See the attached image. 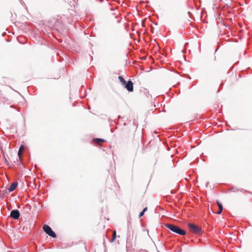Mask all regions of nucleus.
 I'll use <instances>...</instances> for the list:
<instances>
[{
    "label": "nucleus",
    "instance_id": "f257e3e1",
    "mask_svg": "<svg viewBox=\"0 0 252 252\" xmlns=\"http://www.w3.org/2000/svg\"><path fill=\"white\" fill-rule=\"evenodd\" d=\"M121 84L129 92H131L133 91V84L131 80L126 82L125 79L121 76L118 77Z\"/></svg>",
    "mask_w": 252,
    "mask_h": 252
},
{
    "label": "nucleus",
    "instance_id": "f03ea898",
    "mask_svg": "<svg viewBox=\"0 0 252 252\" xmlns=\"http://www.w3.org/2000/svg\"><path fill=\"white\" fill-rule=\"evenodd\" d=\"M165 225L167 228L174 233L181 235H184L186 234V231L184 230L181 229L178 226L172 224H166Z\"/></svg>",
    "mask_w": 252,
    "mask_h": 252
},
{
    "label": "nucleus",
    "instance_id": "7ed1b4c3",
    "mask_svg": "<svg viewBox=\"0 0 252 252\" xmlns=\"http://www.w3.org/2000/svg\"><path fill=\"white\" fill-rule=\"evenodd\" d=\"M189 230L191 232L195 233L198 234H200L202 233L201 228L194 224L189 223Z\"/></svg>",
    "mask_w": 252,
    "mask_h": 252
},
{
    "label": "nucleus",
    "instance_id": "20e7f679",
    "mask_svg": "<svg viewBox=\"0 0 252 252\" xmlns=\"http://www.w3.org/2000/svg\"><path fill=\"white\" fill-rule=\"evenodd\" d=\"M43 229L44 231L46 232V233L49 235L50 236H51L53 238L56 237V234H55V233L52 230L51 228L48 225H44L43 226Z\"/></svg>",
    "mask_w": 252,
    "mask_h": 252
},
{
    "label": "nucleus",
    "instance_id": "39448f33",
    "mask_svg": "<svg viewBox=\"0 0 252 252\" xmlns=\"http://www.w3.org/2000/svg\"><path fill=\"white\" fill-rule=\"evenodd\" d=\"M10 216L14 219H18L20 217L19 211L17 210H12L10 213Z\"/></svg>",
    "mask_w": 252,
    "mask_h": 252
},
{
    "label": "nucleus",
    "instance_id": "423d86ee",
    "mask_svg": "<svg viewBox=\"0 0 252 252\" xmlns=\"http://www.w3.org/2000/svg\"><path fill=\"white\" fill-rule=\"evenodd\" d=\"M18 186V183L17 182H13L11 185L10 187L8 188V190L9 192L12 191L14 190Z\"/></svg>",
    "mask_w": 252,
    "mask_h": 252
},
{
    "label": "nucleus",
    "instance_id": "0eeeda50",
    "mask_svg": "<svg viewBox=\"0 0 252 252\" xmlns=\"http://www.w3.org/2000/svg\"><path fill=\"white\" fill-rule=\"evenodd\" d=\"M93 142L98 145H101V143L105 141L103 139L101 138H94L93 140Z\"/></svg>",
    "mask_w": 252,
    "mask_h": 252
},
{
    "label": "nucleus",
    "instance_id": "6e6552de",
    "mask_svg": "<svg viewBox=\"0 0 252 252\" xmlns=\"http://www.w3.org/2000/svg\"><path fill=\"white\" fill-rule=\"evenodd\" d=\"M25 147L23 145H21L20 147V148L18 151V155L19 157V158H21V157L23 154V151H24Z\"/></svg>",
    "mask_w": 252,
    "mask_h": 252
},
{
    "label": "nucleus",
    "instance_id": "1a4fd4ad",
    "mask_svg": "<svg viewBox=\"0 0 252 252\" xmlns=\"http://www.w3.org/2000/svg\"><path fill=\"white\" fill-rule=\"evenodd\" d=\"M217 203L219 207V211L217 213L218 214H220L222 212V211L223 209V207H222V204L219 201H217Z\"/></svg>",
    "mask_w": 252,
    "mask_h": 252
},
{
    "label": "nucleus",
    "instance_id": "9d476101",
    "mask_svg": "<svg viewBox=\"0 0 252 252\" xmlns=\"http://www.w3.org/2000/svg\"><path fill=\"white\" fill-rule=\"evenodd\" d=\"M116 238V231L115 230L113 233L112 238L111 240V242H113L115 241Z\"/></svg>",
    "mask_w": 252,
    "mask_h": 252
},
{
    "label": "nucleus",
    "instance_id": "9b49d317",
    "mask_svg": "<svg viewBox=\"0 0 252 252\" xmlns=\"http://www.w3.org/2000/svg\"><path fill=\"white\" fill-rule=\"evenodd\" d=\"M144 214V211H142L141 212H140V213L139 214V217L140 218L142 216H143Z\"/></svg>",
    "mask_w": 252,
    "mask_h": 252
},
{
    "label": "nucleus",
    "instance_id": "f8f14e48",
    "mask_svg": "<svg viewBox=\"0 0 252 252\" xmlns=\"http://www.w3.org/2000/svg\"><path fill=\"white\" fill-rule=\"evenodd\" d=\"M147 209H148L147 207H145V208L143 209V211H144V212H146V211L147 210Z\"/></svg>",
    "mask_w": 252,
    "mask_h": 252
}]
</instances>
